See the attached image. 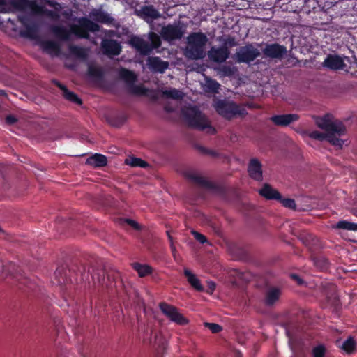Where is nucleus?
<instances>
[{"mask_svg":"<svg viewBox=\"0 0 357 357\" xmlns=\"http://www.w3.org/2000/svg\"><path fill=\"white\" fill-rule=\"evenodd\" d=\"M204 326L207 327L212 333H218L222 329V326L218 324L205 322Z\"/></svg>","mask_w":357,"mask_h":357,"instance_id":"34","label":"nucleus"},{"mask_svg":"<svg viewBox=\"0 0 357 357\" xmlns=\"http://www.w3.org/2000/svg\"><path fill=\"white\" fill-rule=\"evenodd\" d=\"M188 176L189 178H190L192 180H193L194 181H195L196 183H200L202 185L205 184V183H206V181L204 180V178H202L199 176H197L195 174H190L188 175Z\"/></svg>","mask_w":357,"mask_h":357,"instance_id":"39","label":"nucleus"},{"mask_svg":"<svg viewBox=\"0 0 357 357\" xmlns=\"http://www.w3.org/2000/svg\"><path fill=\"white\" fill-rule=\"evenodd\" d=\"M185 31V26L178 22L162 27L160 35L165 40L173 43L175 40H180Z\"/></svg>","mask_w":357,"mask_h":357,"instance_id":"8","label":"nucleus"},{"mask_svg":"<svg viewBox=\"0 0 357 357\" xmlns=\"http://www.w3.org/2000/svg\"><path fill=\"white\" fill-rule=\"evenodd\" d=\"M237 71L235 66L224 65L218 69V73L222 77H230L234 75Z\"/></svg>","mask_w":357,"mask_h":357,"instance_id":"29","label":"nucleus"},{"mask_svg":"<svg viewBox=\"0 0 357 357\" xmlns=\"http://www.w3.org/2000/svg\"><path fill=\"white\" fill-rule=\"evenodd\" d=\"M132 266L135 270L138 275L141 278L146 277L153 272V268L148 264H142L139 263H133Z\"/></svg>","mask_w":357,"mask_h":357,"instance_id":"25","label":"nucleus"},{"mask_svg":"<svg viewBox=\"0 0 357 357\" xmlns=\"http://www.w3.org/2000/svg\"><path fill=\"white\" fill-rule=\"evenodd\" d=\"M128 43L141 54L147 55L153 50L160 46L161 40L158 34L151 32L149 34L148 40L140 37L134 36L130 38Z\"/></svg>","mask_w":357,"mask_h":357,"instance_id":"6","label":"nucleus"},{"mask_svg":"<svg viewBox=\"0 0 357 357\" xmlns=\"http://www.w3.org/2000/svg\"><path fill=\"white\" fill-rule=\"evenodd\" d=\"M11 6L12 8L9 9V11L28 9L32 15L53 17L54 14V11L48 8V7L54 8V3L47 1H41L40 4H38L27 0H13L11 1Z\"/></svg>","mask_w":357,"mask_h":357,"instance_id":"5","label":"nucleus"},{"mask_svg":"<svg viewBox=\"0 0 357 357\" xmlns=\"http://www.w3.org/2000/svg\"><path fill=\"white\" fill-rule=\"evenodd\" d=\"M213 106L220 115L227 119H230L236 115L243 116L245 114L243 108L231 101L218 100Z\"/></svg>","mask_w":357,"mask_h":357,"instance_id":"7","label":"nucleus"},{"mask_svg":"<svg viewBox=\"0 0 357 357\" xmlns=\"http://www.w3.org/2000/svg\"><path fill=\"white\" fill-rule=\"evenodd\" d=\"M260 55V51L252 44L241 47L235 54L238 63H250Z\"/></svg>","mask_w":357,"mask_h":357,"instance_id":"9","label":"nucleus"},{"mask_svg":"<svg viewBox=\"0 0 357 357\" xmlns=\"http://www.w3.org/2000/svg\"><path fill=\"white\" fill-rule=\"evenodd\" d=\"M2 1H3V0H0V3H2Z\"/></svg>","mask_w":357,"mask_h":357,"instance_id":"52","label":"nucleus"},{"mask_svg":"<svg viewBox=\"0 0 357 357\" xmlns=\"http://www.w3.org/2000/svg\"><path fill=\"white\" fill-rule=\"evenodd\" d=\"M102 47L107 55H119L121 50L120 44L113 40H104L102 42Z\"/></svg>","mask_w":357,"mask_h":357,"instance_id":"16","label":"nucleus"},{"mask_svg":"<svg viewBox=\"0 0 357 357\" xmlns=\"http://www.w3.org/2000/svg\"><path fill=\"white\" fill-rule=\"evenodd\" d=\"M324 354H325V349L321 345L316 347L313 349V356L314 357H324Z\"/></svg>","mask_w":357,"mask_h":357,"instance_id":"37","label":"nucleus"},{"mask_svg":"<svg viewBox=\"0 0 357 357\" xmlns=\"http://www.w3.org/2000/svg\"><path fill=\"white\" fill-rule=\"evenodd\" d=\"M16 121H17V119L13 115H8L6 118V122L8 124L11 125V124L15 123Z\"/></svg>","mask_w":357,"mask_h":357,"instance_id":"42","label":"nucleus"},{"mask_svg":"<svg viewBox=\"0 0 357 357\" xmlns=\"http://www.w3.org/2000/svg\"><path fill=\"white\" fill-rule=\"evenodd\" d=\"M147 63L152 71L160 73H163L169 67V63L159 57H149Z\"/></svg>","mask_w":357,"mask_h":357,"instance_id":"15","label":"nucleus"},{"mask_svg":"<svg viewBox=\"0 0 357 357\" xmlns=\"http://www.w3.org/2000/svg\"><path fill=\"white\" fill-rule=\"evenodd\" d=\"M167 234H168L169 239L171 242V244H172V238L168 231H167ZM172 251H174L175 250V248L173 246V245H172Z\"/></svg>","mask_w":357,"mask_h":357,"instance_id":"44","label":"nucleus"},{"mask_svg":"<svg viewBox=\"0 0 357 357\" xmlns=\"http://www.w3.org/2000/svg\"><path fill=\"white\" fill-rule=\"evenodd\" d=\"M19 20H20V22L22 23V24L25 26H27V20H26V18L24 16H19Z\"/></svg>","mask_w":357,"mask_h":357,"instance_id":"43","label":"nucleus"},{"mask_svg":"<svg viewBox=\"0 0 357 357\" xmlns=\"http://www.w3.org/2000/svg\"><path fill=\"white\" fill-rule=\"evenodd\" d=\"M184 275L187 278L188 282L193 288H195L196 290L199 291H202L204 290V287L202 285L199 278L189 269H184Z\"/></svg>","mask_w":357,"mask_h":357,"instance_id":"22","label":"nucleus"},{"mask_svg":"<svg viewBox=\"0 0 357 357\" xmlns=\"http://www.w3.org/2000/svg\"><path fill=\"white\" fill-rule=\"evenodd\" d=\"M79 26H73L69 30L61 26H54L52 32L56 38L61 40H69L74 35L78 38H89V31L95 32L99 30V26L86 18L78 21Z\"/></svg>","mask_w":357,"mask_h":357,"instance_id":"2","label":"nucleus"},{"mask_svg":"<svg viewBox=\"0 0 357 357\" xmlns=\"http://www.w3.org/2000/svg\"><path fill=\"white\" fill-rule=\"evenodd\" d=\"M292 278H294L295 280H297L298 283H301V280L298 279V277L297 275H292Z\"/></svg>","mask_w":357,"mask_h":357,"instance_id":"45","label":"nucleus"},{"mask_svg":"<svg viewBox=\"0 0 357 357\" xmlns=\"http://www.w3.org/2000/svg\"><path fill=\"white\" fill-rule=\"evenodd\" d=\"M298 119V116L294 114L276 115L271 118L274 124L281 126H287Z\"/></svg>","mask_w":357,"mask_h":357,"instance_id":"17","label":"nucleus"},{"mask_svg":"<svg viewBox=\"0 0 357 357\" xmlns=\"http://www.w3.org/2000/svg\"><path fill=\"white\" fill-rule=\"evenodd\" d=\"M2 1H3V0H0V3H2Z\"/></svg>","mask_w":357,"mask_h":357,"instance_id":"51","label":"nucleus"},{"mask_svg":"<svg viewBox=\"0 0 357 357\" xmlns=\"http://www.w3.org/2000/svg\"><path fill=\"white\" fill-rule=\"evenodd\" d=\"M30 31H33V27H32Z\"/></svg>","mask_w":357,"mask_h":357,"instance_id":"50","label":"nucleus"},{"mask_svg":"<svg viewBox=\"0 0 357 357\" xmlns=\"http://www.w3.org/2000/svg\"><path fill=\"white\" fill-rule=\"evenodd\" d=\"M263 52L268 57L279 59L286 53V48L278 44H271L267 45Z\"/></svg>","mask_w":357,"mask_h":357,"instance_id":"13","label":"nucleus"},{"mask_svg":"<svg viewBox=\"0 0 357 357\" xmlns=\"http://www.w3.org/2000/svg\"><path fill=\"white\" fill-rule=\"evenodd\" d=\"M279 200L281 202L282 205L287 208L293 209V208H295V207H296L295 202L292 199H282L281 198Z\"/></svg>","mask_w":357,"mask_h":357,"instance_id":"36","label":"nucleus"},{"mask_svg":"<svg viewBox=\"0 0 357 357\" xmlns=\"http://www.w3.org/2000/svg\"><path fill=\"white\" fill-rule=\"evenodd\" d=\"M215 287H216V285H215V282H213V281H208L207 282L206 292L208 294H212L215 289Z\"/></svg>","mask_w":357,"mask_h":357,"instance_id":"40","label":"nucleus"},{"mask_svg":"<svg viewBox=\"0 0 357 357\" xmlns=\"http://www.w3.org/2000/svg\"><path fill=\"white\" fill-rule=\"evenodd\" d=\"M229 55V50L227 47H212L208 52V56L211 61L216 63L225 61Z\"/></svg>","mask_w":357,"mask_h":357,"instance_id":"12","label":"nucleus"},{"mask_svg":"<svg viewBox=\"0 0 357 357\" xmlns=\"http://www.w3.org/2000/svg\"><path fill=\"white\" fill-rule=\"evenodd\" d=\"M87 50L84 48L70 45L68 48V53H65L63 59H70L71 57L78 59H85L87 56Z\"/></svg>","mask_w":357,"mask_h":357,"instance_id":"18","label":"nucleus"},{"mask_svg":"<svg viewBox=\"0 0 357 357\" xmlns=\"http://www.w3.org/2000/svg\"><path fill=\"white\" fill-rule=\"evenodd\" d=\"M192 234L194 236L195 238L197 241H199V243H201L202 244L207 241L206 238L204 235H202V234H200L197 231H192Z\"/></svg>","mask_w":357,"mask_h":357,"instance_id":"38","label":"nucleus"},{"mask_svg":"<svg viewBox=\"0 0 357 357\" xmlns=\"http://www.w3.org/2000/svg\"><path fill=\"white\" fill-rule=\"evenodd\" d=\"M90 17L98 22L111 24L113 22V18L108 14L98 10H93L90 13Z\"/></svg>","mask_w":357,"mask_h":357,"instance_id":"23","label":"nucleus"},{"mask_svg":"<svg viewBox=\"0 0 357 357\" xmlns=\"http://www.w3.org/2000/svg\"><path fill=\"white\" fill-rule=\"evenodd\" d=\"M220 86V85L214 80L210 79L206 82V87L211 92H217Z\"/></svg>","mask_w":357,"mask_h":357,"instance_id":"35","label":"nucleus"},{"mask_svg":"<svg viewBox=\"0 0 357 357\" xmlns=\"http://www.w3.org/2000/svg\"><path fill=\"white\" fill-rule=\"evenodd\" d=\"M165 109H166L167 111H169H169H171V109H169L167 107H165Z\"/></svg>","mask_w":357,"mask_h":357,"instance_id":"49","label":"nucleus"},{"mask_svg":"<svg viewBox=\"0 0 357 357\" xmlns=\"http://www.w3.org/2000/svg\"><path fill=\"white\" fill-rule=\"evenodd\" d=\"M280 296V291L278 288L270 289L266 294V302L268 305H273L279 298Z\"/></svg>","mask_w":357,"mask_h":357,"instance_id":"27","label":"nucleus"},{"mask_svg":"<svg viewBox=\"0 0 357 357\" xmlns=\"http://www.w3.org/2000/svg\"><path fill=\"white\" fill-rule=\"evenodd\" d=\"M207 42V36L202 32L190 33L186 38V45L183 49L184 55L192 60L203 59L206 55L205 47Z\"/></svg>","mask_w":357,"mask_h":357,"instance_id":"3","label":"nucleus"},{"mask_svg":"<svg viewBox=\"0 0 357 357\" xmlns=\"http://www.w3.org/2000/svg\"><path fill=\"white\" fill-rule=\"evenodd\" d=\"M140 13L146 20H155L160 17L159 12L153 6H143Z\"/></svg>","mask_w":357,"mask_h":357,"instance_id":"24","label":"nucleus"},{"mask_svg":"<svg viewBox=\"0 0 357 357\" xmlns=\"http://www.w3.org/2000/svg\"><path fill=\"white\" fill-rule=\"evenodd\" d=\"M86 163L94 167H100L105 166L107 163V160L105 155L96 153L87 158Z\"/></svg>","mask_w":357,"mask_h":357,"instance_id":"21","label":"nucleus"},{"mask_svg":"<svg viewBox=\"0 0 357 357\" xmlns=\"http://www.w3.org/2000/svg\"><path fill=\"white\" fill-rule=\"evenodd\" d=\"M317 126L323 132L312 131L308 136L319 141H327L333 146L342 148L345 141L346 128L342 122L333 120L332 116L327 114L323 117H317L315 120Z\"/></svg>","mask_w":357,"mask_h":357,"instance_id":"1","label":"nucleus"},{"mask_svg":"<svg viewBox=\"0 0 357 357\" xmlns=\"http://www.w3.org/2000/svg\"><path fill=\"white\" fill-rule=\"evenodd\" d=\"M162 94L174 100H180L183 96V93L176 89H165L162 91Z\"/></svg>","mask_w":357,"mask_h":357,"instance_id":"30","label":"nucleus"},{"mask_svg":"<svg viewBox=\"0 0 357 357\" xmlns=\"http://www.w3.org/2000/svg\"><path fill=\"white\" fill-rule=\"evenodd\" d=\"M248 172L252 178L257 181L262 179L261 165L257 159H252L248 166Z\"/></svg>","mask_w":357,"mask_h":357,"instance_id":"19","label":"nucleus"},{"mask_svg":"<svg viewBox=\"0 0 357 357\" xmlns=\"http://www.w3.org/2000/svg\"><path fill=\"white\" fill-rule=\"evenodd\" d=\"M181 112L183 118L190 126L204 130L208 134L215 132V128L211 126L208 119L196 107H185L182 109Z\"/></svg>","mask_w":357,"mask_h":357,"instance_id":"4","label":"nucleus"},{"mask_svg":"<svg viewBox=\"0 0 357 357\" xmlns=\"http://www.w3.org/2000/svg\"><path fill=\"white\" fill-rule=\"evenodd\" d=\"M119 74L120 77L127 83L131 84L135 82L136 80L135 75L132 72L125 68H121L119 70Z\"/></svg>","mask_w":357,"mask_h":357,"instance_id":"28","label":"nucleus"},{"mask_svg":"<svg viewBox=\"0 0 357 357\" xmlns=\"http://www.w3.org/2000/svg\"><path fill=\"white\" fill-rule=\"evenodd\" d=\"M125 163L131 167H144L147 165V163L137 158L129 157L125 160Z\"/></svg>","mask_w":357,"mask_h":357,"instance_id":"31","label":"nucleus"},{"mask_svg":"<svg viewBox=\"0 0 357 357\" xmlns=\"http://www.w3.org/2000/svg\"><path fill=\"white\" fill-rule=\"evenodd\" d=\"M40 45L43 50L51 56L63 58L65 56V53L61 50V45L59 43L45 40L42 41Z\"/></svg>","mask_w":357,"mask_h":357,"instance_id":"11","label":"nucleus"},{"mask_svg":"<svg viewBox=\"0 0 357 357\" xmlns=\"http://www.w3.org/2000/svg\"><path fill=\"white\" fill-rule=\"evenodd\" d=\"M107 35H108L109 36H114V31H109V33H107Z\"/></svg>","mask_w":357,"mask_h":357,"instance_id":"46","label":"nucleus"},{"mask_svg":"<svg viewBox=\"0 0 357 357\" xmlns=\"http://www.w3.org/2000/svg\"><path fill=\"white\" fill-rule=\"evenodd\" d=\"M124 222L132 227L135 229H139L140 227L139 224L135 222V220H130V219H125Z\"/></svg>","mask_w":357,"mask_h":357,"instance_id":"41","label":"nucleus"},{"mask_svg":"<svg viewBox=\"0 0 357 357\" xmlns=\"http://www.w3.org/2000/svg\"><path fill=\"white\" fill-rule=\"evenodd\" d=\"M259 194L268 199H280L281 196L280 193L273 188L271 185L265 184L263 188L259 190Z\"/></svg>","mask_w":357,"mask_h":357,"instance_id":"20","label":"nucleus"},{"mask_svg":"<svg viewBox=\"0 0 357 357\" xmlns=\"http://www.w3.org/2000/svg\"><path fill=\"white\" fill-rule=\"evenodd\" d=\"M160 308L162 312L172 321L181 326L188 324L189 321L182 314H181L178 309L172 305L165 303L160 304Z\"/></svg>","mask_w":357,"mask_h":357,"instance_id":"10","label":"nucleus"},{"mask_svg":"<svg viewBox=\"0 0 357 357\" xmlns=\"http://www.w3.org/2000/svg\"><path fill=\"white\" fill-rule=\"evenodd\" d=\"M324 66L332 70H342L345 63L342 57L337 55H328L324 61Z\"/></svg>","mask_w":357,"mask_h":357,"instance_id":"14","label":"nucleus"},{"mask_svg":"<svg viewBox=\"0 0 357 357\" xmlns=\"http://www.w3.org/2000/svg\"><path fill=\"white\" fill-rule=\"evenodd\" d=\"M55 84L62 90L63 96L65 97L66 99L78 105H80L82 103V100H80V98H78V96L74 93L69 91L65 86L59 84L57 82H55Z\"/></svg>","mask_w":357,"mask_h":357,"instance_id":"26","label":"nucleus"},{"mask_svg":"<svg viewBox=\"0 0 357 357\" xmlns=\"http://www.w3.org/2000/svg\"><path fill=\"white\" fill-rule=\"evenodd\" d=\"M0 234H4L5 231L2 229V228L0 227Z\"/></svg>","mask_w":357,"mask_h":357,"instance_id":"47","label":"nucleus"},{"mask_svg":"<svg viewBox=\"0 0 357 357\" xmlns=\"http://www.w3.org/2000/svg\"><path fill=\"white\" fill-rule=\"evenodd\" d=\"M356 343L353 337H348L342 345V349L347 353H351L355 349Z\"/></svg>","mask_w":357,"mask_h":357,"instance_id":"33","label":"nucleus"},{"mask_svg":"<svg viewBox=\"0 0 357 357\" xmlns=\"http://www.w3.org/2000/svg\"><path fill=\"white\" fill-rule=\"evenodd\" d=\"M337 228L349 231H357V224L346 220L340 221L336 225Z\"/></svg>","mask_w":357,"mask_h":357,"instance_id":"32","label":"nucleus"},{"mask_svg":"<svg viewBox=\"0 0 357 357\" xmlns=\"http://www.w3.org/2000/svg\"><path fill=\"white\" fill-rule=\"evenodd\" d=\"M139 89V91H138L139 93H143V91H142V88L139 87V89Z\"/></svg>","mask_w":357,"mask_h":357,"instance_id":"48","label":"nucleus"}]
</instances>
